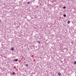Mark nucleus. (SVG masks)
<instances>
[{
    "instance_id": "nucleus-1",
    "label": "nucleus",
    "mask_w": 76,
    "mask_h": 76,
    "mask_svg": "<svg viewBox=\"0 0 76 76\" xmlns=\"http://www.w3.org/2000/svg\"><path fill=\"white\" fill-rule=\"evenodd\" d=\"M14 61H18V59H15L13 60Z\"/></svg>"
},
{
    "instance_id": "nucleus-2",
    "label": "nucleus",
    "mask_w": 76,
    "mask_h": 76,
    "mask_svg": "<svg viewBox=\"0 0 76 76\" xmlns=\"http://www.w3.org/2000/svg\"><path fill=\"white\" fill-rule=\"evenodd\" d=\"M61 73H58V76H61Z\"/></svg>"
},
{
    "instance_id": "nucleus-3",
    "label": "nucleus",
    "mask_w": 76,
    "mask_h": 76,
    "mask_svg": "<svg viewBox=\"0 0 76 76\" xmlns=\"http://www.w3.org/2000/svg\"><path fill=\"white\" fill-rule=\"evenodd\" d=\"M11 50H12V51H13V50H14V48H12L11 49Z\"/></svg>"
},
{
    "instance_id": "nucleus-4",
    "label": "nucleus",
    "mask_w": 76,
    "mask_h": 76,
    "mask_svg": "<svg viewBox=\"0 0 76 76\" xmlns=\"http://www.w3.org/2000/svg\"><path fill=\"white\" fill-rule=\"evenodd\" d=\"M12 75H15V72H13L12 73Z\"/></svg>"
},
{
    "instance_id": "nucleus-5",
    "label": "nucleus",
    "mask_w": 76,
    "mask_h": 76,
    "mask_svg": "<svg viewBox=\"0 0 76 76\" xmlns=\"http://www.w3.org/2000/svg\"><path fill=\"white\" fill-rule=\"evenodd\" d=\"M64 17H66V14H64Z\"/></svg>"
},
{
    "instance_id": "nucleus-6",
    "label": "nucleus",
    "mask_w": 76,
    "mask_h": 76,
    "mask_svg": "<svg viewBox=\"0 0 76 76\" xmlns=\"http://www.w3.org/2000/svg\"><path fill=\"white\" fill-rule=\"evenodd\" d=\"M67 23L68 24H69V23H70V21H68L67 22Z\"/></svg>"
},
{
    "instance_id": "nucleus-7",
    "label": "nucleus",
    "mask_w": 76,
    "mask_h": 76,
    "mask_svg": "<svg viewBox=\"0 0 76 76\" xmlns=\"http://www.w3.org/2000/svg\"><path fill=\"white\" fill-rule=\"evenodd\" d=\"M37 42H38V43H39V44H40L41 43L40 42H39V41H38Z\"/></svg>"
},
{
    "instance_id": "nucleus-8",
    "label": "nucleus",
    "mask_w": 76,
    "mask_h": 76,
    "mask_svg": "<svg viewBox=\"0 0 76 76\" xmlns=\"http://www.w3.org/2000/svg\"><path fill=\"white\" fill-rule=\"evenodd\" d=\"M74 64H76V61H75L74 62Z\"/></svg>"
},
{
    "instance_id": "nucleus-9",
    "label": "nucleus",
    "mask_w": 76,
    "mask_h": 76,
    "mask_svg": "<svg viewBox=\"0 0 76 76\" xmlns=\"http://www.w3.org/2000/svg\"><path fill=\"white\" fill-rule=\"evenodd\" d=\"M63 9H66V7H63Z\"/></svg>"
},
{
    "instance_id": "nucleus-10",
    "label": "nucleus",
    "mask_w": 76,
    "mask_h": 76,
    "mask_svg": "<svg viewBox=\"0 0 76 76\" xmlns=\"http://www.w3.org/2000/svg\"><path fill=\"white\" fill-rule=\"evenodd\" d=\"M26 66L28 67V64H26Z\"/></svg>"
},
{
    "instance_id": "nucleus-11",
    "label": "nucleus",
    "mask_w": 76,
    "mask_h": 76,
    "mask_svg": "<svg viewBox=\"0 0 76 76\" xmlns=\"http://www.w3.org/2000/svg\"><path fill=\"white\" fill-rule=\"evenodd\" d=\"M29 2H28L27 3V4H29Z\"/></svg>"
},
{
    "instance_id": "nucleus-12",
    "label": "nucleus",
    "mask_w": 76,
    "mask_h": 76,
    "mask_svg": "<svg viewBox=\"0 0 76 76\" xmlns=\"http://www.w3.org/2000/svg\"><path fill=\"white\" fill-rule=\"evenodd\" d=\"M1 20H0V22H1Z\"/></svg>"
},
{
    "instance_id": "nucleus-13",
    "label": "nucleus",
    "mask_w": 76,
    "mask_h": 76,
    "mask_svg": "<svg viewBox=\"0 0 76 76\" xmlns=\"http://www.w3.org/2000/svg\"><path fill=\"white\" fill-rule=\"evenodd\" d=\"M75 76H76V75H75Z\"/></svg>"
}]
</instances>
